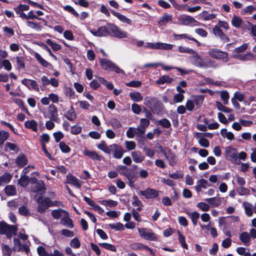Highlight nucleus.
Wrapping results in <instances>:
<instances>
[{"instance_id":"f257e3e1","label":"nucleus","mask_w":256,"mask_h":256,"mask_svg":"<svg viewBox=\"0 0 256 256\" xmlns=\"http://www.w3.org/2000/svg\"><path fill=\"white\" fill-rule=\"evenodd\" d=\"M191 63L194 66L200 68H216L217 65L216 62L210 58H202L196 51L190 56Z\"/></svg>"},{"instance_id":"f03ea898","label":"nucleus","mask_w":256,"mask_h":256,"mask_svg":"<svg viewBox=\"0 0 256 256\" xmlns=\"http://www.w3.org/2000/svg\"><path fill=\"white\" fill-rule=\"evenodd\" d=\"M100 62L102 68L107 70L114 71L118 74H124V71L118 66L106 58H100Z\"/></svg>"},{"instance_id":"7ed1b4c3","label":"nucleus","mask_w":256,"mask_h":256,"mask_svg":"<svg viewBox=\"0 0 256 256\" xmlns=\"http://www.w3.org/2000/svg\"><path fill=\"white\" fill-rule=\"evenodd\" d=\"M38 211L41 213L44 212L48 207L53 206H57V204H58V206H60V202H52L49 198L40 197L38 200Z\"/></svg>"},{"instance_id":"20e7f679","label":"nucleus","mask_w":256,"mask_h":256,"mask_svg":"<svg viewBox=\"0 0 256 256\" xmlns=\"http://www.w3.org/2000/svg\"><path fill=\"white\" fill-rule=\"evenodd\" d=\"M208 54L212 58L219 60L224 62H226L228 60V53L218 48H210Z\"/></svg>"},{"instance_id":"39448f33","label":"nucleus","mask_w":256,"mask_h":256,"mask_svg":"<svg viewBox=\"0 0 256 256\" xmlns=\"http://www.w3.org/2000/svg\"><path fill=\"white\" fill-rule=\"evenodd\" d=\"M177 18L178 22L184 26H196L200 25L196 20L190 16L180 14L178 16Z\"/></svg>"},{"instance_id":"423d86ee","label":"nucleus","mask_w":256,"mask_h":256,"mask_svg":"<svg viewBox=\"0 0 256 256\" xmlns=\"http://www.w3.org/2000/svg\"><path fill=\"white\" fill-rule=\"evenodd\" d=\"M138 232L140 236L144 239L150 241H156L158 240V236L156 234L152 232L150 229L146 228H138Z\"/></svg>"},{"instance_id":"0eeeda50","label":"nucleus","mask_w":256,"mask_h":256,"mask_svg":"<svg viewBox=\"0 0 256 256\" xmlns=\"http://www.w3.org/2000/svg\"><path fill=\"white\" fill-rule=\"evenodd\" d=\"M109 30L110 31V36L115 38H126L128 36L127 32L113 24H110Z\"/></svg>"},{"instance_id":"6e6552de","label":"nucleus","mask_w":256,"mask_h":256,"mask_svg":"<svg viewBox=\"0 0 256 256\" xmlns=\"http://www.w3.org/2000/svg\"><path fill=\"white\" fill-rule=\"evenodd\" d=\"M110 26V24H107L104 26H102L98 30L95 28L93 29H88L90 32L94 36H106L108 35H110L109 28Z\"/></svg>"},{"instance_id":"1a4fd4ad","label":"nucleus","mask_w":256,"mask_h":256,"mask_svg":"<svg viewBox=\"0 0 256 256\" xmlns=\"http://www.w3.org/2000/svg\"><path fill=\"white\" fill-rule=\"evenodd\" d=\"M16 228L14 226H10L4 222H0V234H5L10 238L16 234Z\"/></svg>"},{"instance_id":"9d476101","label":"nucleus","mask_w":256,"mask_h":256,"mask_svg":"<svg viewBox=\"0 0 256 256\" xmlns=\"http://www.w3.org/2000/svg\"><path fill=\"white\" fill-rule=\"evenodd\" d=\"M225 152L226 158L234 164H239L240 162L238 160V151L231 146L226 148Z\"/></svg>"},{"instance_id":"9b49d317","label":"nucleus","mask_w":256,"mask_h":256,"mask_svg":"<svg viewBox=\"0 0 256 256\" xmlns=\"http://www.w3.org/2000/svg\"><path fill=\"white\" fill-rule=\"evenodd\" d=\"M45 118H48L52 120L57 122L58 120V110L54 106H50L48 107V114L44 115Z\"/></svg>"},{"instance_id":"f8f14e48","label":"nucleus","mask_w":256,"mask_h":256,"mask_svg":"<svg viewBox=\"0 0 256 256\" xmlns=\"http://www.w3.org/2000/svg\"><path fill=\"white\" fill-rule=\"evenodd\" d=\"M140 194L147 199L154 198L158 196V190L150 188H148L144 190H140Z\"/></svg>"},{"instance_id":"ddd939ff","label":"nucleus","mask_w":256,"mask_h":256,"mask_svg":"<svg viewBox=\"0 0 256 256\" xmlns=\"http://www.w3.org/2000/svg\"><path fill=\"white\" fill-rule=\"evenodd\" d=\"M212 32L216 36L220 38L222 40L226 42H229V38L222 32V30L218 26H215Z\"/></svg>"},{"instance_id":"4468645a","label":"nucleus","mask_w":256,"mask_h":256,"mask_svg":"<svg viewBox=\"0 0 256 256\" xmlns=\"http://www.w3.org/2000/svg\"><path fill=\"white\" fill-rule=\"evenodd\" d=\"M66 183L74 185L77 188H80L82 186L80 180L71 174L66 176Z\"/></svg>"},{"instance_id":"2eb2a0df","label":"nucleus","mask_w":256,"mask_h":256,"mask_svg":"<svg viewBox=\"0 0 256 256\" xmlns=\"http://www.w3.org/2000/svg\"><path fill=\"white\" fill-rule=\"evenodd\" d=\"M82 153L84 156L88 157L92 160H100L102 158V157L99 156L96 152L90 151L86 148L83 150Z\"/></svg>"},{"instance_id":"dca6fc26","label":"nucleus","mask_w":256,"mask_h":256,"mask_svg":"<svg viewBox=\"0 0 256 256\" xmlns=\"http://www.w3.org/2000/svg\"><path fill=\"white\" fill-rule=\"evenodd\" d=\"M234 57L242 61L252 60L255 59V56L252 52H247L242 54L234 55Z\"/></svg>"},{"instance_id":"f3484780","label":"nucleus","mask_w":256,"mask_h":256,"mask_svg":"<svg viewBox=\"0 0 256 256\" xmlns=\"http://www.w3.org/2000/svg\"><path fill=\"white\" fill-rule=\"evenodd\" d=\"M32 190L34 192L42 194L46 191L45 184L42 181H39L32 186Z\"/></svg>"},{"instance_id":"a211bd4d","label":"nucleus","mask_w":256,"mask_h":256,"mask_svg":"<svg viewBox=\"0 0 256 256\" xmlns=\"http://www.w3.org/2000/svg\"><path fill=\"white\" fill-rule=\"evenodd\" d=\"M15 162L18 166L22 168L27 164L28 159L24 154L21 153L16 158Z\"/></svg>"},{"instance_id":"6ab92c4d","label":"nucleus","mask_w":256,"mask_h":256,"mask_svg":"<svg viewBox=\"0 0 256 256\" xmlns=\"http://www.w3.org/2000/svg\"><path fill=\"white\" fill-rule=\"evenodd\" d=\"M60 223L64 226L68 228H72L74 227L72 220L69 218L68 213L67 212H65V214H64L62 218L60 220Z\"/></svg>"},{"instance_id":"aec40b11","label":"nucleus","mask_w":256,"mask_h":256,"mask_svg":"<svg viewBox=\"0 0 256 256\" xmlns=\"http://www.w3.org/2000/svg\"><path fill=\"white\" fill-rule=\"evenodd\" d=\"M34 56L38 63L42 66L44 68H50V66H52V64L42 58L38 52H34Z\"/></svg>"},{"instance_id":"412c9836","label":"nucleus","mask_w":256,"mask_h":256,"mask_svg":"<svg viewBox=\"0 0 256 256\" xmlns=\"http://www.w3.org/2000/svg\"><path fill=\"white\" fill-rule=\"evenodd\" d=\"M22 83L30 90H35L38 87L36 82L32 80L24 78L22 80Z\"/></svg>"},{"instance_id":"4be33fe9","label":"nucleus","mask_w":256,"mask_h":256,"mask_svg":"<svg viewBox=\"0 0 256 256\" xmlns=\"http://www.w3.org/2000/svg\"><path fill=\"white\" fill-rule=\"evenodd\" d=\"M112 13L113 15L116 17L121 22L128 25L132 24V20L125 16L114 11L112 12Z\"/></svg>"},{"instance_id":"5701e85b","label":"nucleus","mask_w":256,"mask_h":256,"mask_svg":"<svg viewBox=\"0 0 256 256\" xmlns=\"http://www.w3.org/2000/svg\"><path fill=\"white\" fill-rule=\"evenodd\" d=\"M246 214L248 217H251L252 216L254 212V206L252 204L248 202H244L242 204Z\"/></svg>"},{"instance_id":"b1692460","label":"nucleus","mask_w":256,"mask_h":256,"mask_svg":"<svg viewBox=\"0 0 256 256\" xmlns=\"http://www.w3.org/2000/svg\"><path fill=\"white\" fill-rule=\"evenodd\" d=\"M232 26L236 28H240L244 24V21L241 18L234 14L231 20Z\"/></svg>"},{"instance_id":"393cba45","label":"nucleus","mask_w":256,"mask_h":256,"mask_svg":"<svg viewBox=\"0 0 256 256\" xmlns=\"http://www.w3.org/2000/svg\"><path fill=\"white\" fill-rule=\"evenodd\" d=\"M209 186L210 185L208 184V181L205 179L202 178L197 182L196 185L195 186L194 188L197 192H200L201 191L202 188H206Z\"/></svg>"},{"instance_id":"a878e982","label":"nucleus","mask_w":256,"mask_h":256,"mask_svg":"<svg viewBox=\"0 0 256 256\" xmlns=\"http://www.w3.org/2000/svg\"><path fill=\"white\" fill-rule=\"evenodd\" d=\"M114 157L116 158H121L124 152V150L120 146H119L116 144V148H114L112 150Z\"/></svg>"},{"instance_id":"bb28decb","label":"nucleus","mask_w":256,"mask_h":256,"mask_svg":"<svg viewBox=\"0 0 256 256\" xmlns=\"http://www.w3.org/2000/svg\"><path fill=\"white\" fill-rule=\"evenodd\" d=\"M172 20V15L165 14L160 18L158 22L160 26H166L168 22H171Z\"/></svg>"},{"instance_id":"cd10ccee","label":"nucleus","mask_w":256,"mask_h":256,"mask_svg":"<svg viewBox=\"0 0 256 256\" xmlns=\"http://www.w3.org/2000/svg\"><path fill=\"white\" fill-rule=\"evenodd\" d=\"M132 156L133 160L136 163H139L142 162L144 157L139 151H134L132 153Z\"/></svg>"},{"instance_id":"c85d7f7f","label":"nucleus","mask_w":256,"mask_h":256,"mask_svg":"<svg viewBox=\"0 0 256 256\" xmlns=\"http://www.w3.org/2000/svg\"><path fill=\"white\" fill-rule=\"evenodd\" d=\"M206 201L208 204H210L213 207H217L219 206L221 203L222 200L220 198L213 197L211 198H206Z\"/></svg>"},{"instance_id":"c756f323","label":"nucleus","mask_w":256,"mask_h":256,"mask_svg":"<svg viewBox=\"0 0 256 256\" xmlns=\"http://www.w3.org/2000/svg\"><path fill=\"white\" fill-rule=\"evenodd\" d=\"M65 116L69 120H74L76 118L74 109L70 107L69 109L66 110L65 112Z\"/></svg>"},{"instance_id":"7c9ffc66","label":"nucleus","mask_w":256,"mask_h":256,"mask_svg":"<svg viewBox=\"0 0 256 256\" xmlns=\"http://www.w3.org/2000/svg\"><path fill=\"white\" fill-rule=\"evenodd\" d=\"M240 239L245 246H248L250 244L249 242L250 240V236L248 232H243L240 234Z\"/></svg>"},{"instance_id":"2f4dec72","label":"nucleus","mask_w":256,"mask_h":256,"mask_svg":"<svg viewBox=\"0 0 256 256\" xmlns=\"http://www.w3.org/2000/svg\"><path fill=\"white\" fill-rule=\"evenodd\" d=\"M220 134L224 138H226L230 140L234 139V134L231 132H228L226 128L222 129Z\"/></svg>"},{"instance_id":"473e14b6","label":"nucleus","mask_w":256,"mask_h":256,"mask_svg":"<svg viewBox=\"0 0 256 256\" xmlns=\"http://www.w3.org/2000/svg\"><path fill=\"white\" fill-rule=\"evenodd\" d=\"M24 126L26 128L32 129L34 132H36L38 130L37 122L34 120L26 121Z\"/></svg>"},{"instance_id":"72a5a7b5","label":"nucleus","mask_w":256,"mask_h":256,"mask_svg":"<svg viewBox=\"0 0 256 256\" xmlns=\"http://www.w3.org/2000/svg\"><path fill=\"white\" fill-rule=\"evenodd\" d=\"M99 202L104 206L109 208L115 207L118 204V202L116 201L112 200H100Z\"/></svg>"},{"instance_id":"f704fd0d","label":"nucleus","mask_w":256,"mask_h":256,"mask_svg":"<svg viewBox=\"0 0 256 256\" xmlns=\"http://www.w3.org/2000/svg\"><path fill=\"white\" fill-rule=\"evenodd\" d=\"M12 176L8 172H5L0 176V184H7L10 182Z\"/></svg>"},{"instance_id":"c9c22d12","label":"nucleus","mask_w":256,"mask_h":256,"mask_svg":"<svg viewBox=\"0 0 256 256\" xmlns=\"http://www.w3.org/2000/svg\"><path fill=\"white\" fill-rule=\"evenodd\" d=\"M6 194L8 196H14L16 194V190L15 187L12 185L7 186L4 188Z\"/></svg>"},{"instance_id":"e433bc0d","label":"nucleus","mask_w":256,"mask_h":256,"mask_svg":"<svg viewBox=\"0 0 256 256\" xmlns=\"http://www.w3.org/2000/svg\"><path fill=\"white\" fill-rule=\"evenodd\" d=\"M66 211L62 209H58L56 210H54L52 212V214L54 218L56 219H58L61 217H63L64 214H65V212H66Z\"/></svg>"},{"instance_id":"4c0bfd02","label":"nucleus","mask_w":256,"mask_h":256,"mask_svg":"<svg viewBox=\"0 0 256 256\" xmlns=\"http://www.w3.org/2000/svg\"><path fill=\"white\" fill-rule=\"evenodd\" d=\"M130 96L131 100L134 102H140L142 100V96L138 92H130Z\"/></svg>"},{"instance_id":"58836bf2","label":"nucleus","mask_w":256,"mask_h":256,"mask_svg":"<svg viewBox=\"0 0 256 256\" xmlns=\"http://www.w3.org/2000/svg\"><path fill=\"white\" fill-rule=\"evenodd\" d=\"M146 246L140 242H134L130 244V247L133 250H145Z\"/></svg>"},{"instance_id":"ea45409f","label":"nucleus","mask_w":256,"mask_h":256,"mask_svg":"<svg viewBox=\"0 0 256 256\" xmlns=\"http://www.w3.org/2000/svg\"><path fill=\"white\" fill-rule=\"evenodd\" d=\"M236 192L240 196H248L250 194L249 189L244 188V186H239L236 188Z\"/></svg>"},{"instance_id":"a19ab883","label":"nucleus","mask_w":256,"mask_h":256,"mask_svg":"<svg viewBox=\"0 0 256 256\" xmlns=\"http://www.w3.org/2000/svg\"><path fill=\"white\" fill-rule=\"evenodd\" d=\"M172 80H173L168 76H162L156 82L158 84H161L166 82L171 83Z\"/></svg>"},{"instance_id":"79ce46f5","label":"nucleus","mask_w":256,"mask_h":256,"mask_svg":"<svg viewBox=\"0 0 256 256\" xmlns=\"http://www.w3.org/2000/svg\"><path fill=\"white\" fill-rule=\"evenodd\" d=\"M110 228L115 230H124V226L120 222H116V224H108Z\"/></svg>"},{"instance_id":"37998d69","label":"nucleus","mask_w":256,"mask_h":256,"mask_svg":"<svg viewBox=\"0 0 256 256\" xmlns=\"http://www.w3.org/2000/svg\"><path fill=\"white\" fill-rule=\"evenodd\" d=\"M178 242L182 246L186 249H188V246L185 241L184 236L178 230Z\"/></svg>"},{"instance_id":"c03bdc74","label":"nucleus","mask_w":256,"mask_h":256,"mask_svg":"<svg viewBox=\"0 0 256 256\" xmlns=\"http://www.w3.org/2000/svg\"><path fill=\"white\" fill-rule=\"evenodd\" d=\"M166 158L169 162V164L170 166H174L176 164L178 161V158L174 154H170L168 156H166Z\"/></svg>"},{"instance_id":"a18cd8bd","label":"nucleus","mask_w":256,"mask_h":256,"mask_svg":"<svg viewBox=\"0 0 256 256\" xmlns=\"http://www.w3.org/2000/svg\"><path fill=\"white\" fill-rule=\"evenodd\" d=\"M204 100V97L202 96H196L194 98L193 102H194V105L196 106L197 108H199L202 104Z\"/></svg>"},{"instance_id":"49530a36","label":"nucleus","mask_w":256,"mask_h":256,"mask_svg":"<svg viewBox=\"0 0 256 256\" xmlns=\"http://www.w3.org/2000/svg\"><path fill=\"white\" fill-rule=\"evenodd\" d=\"M9 134L5 130H0V145H2L8 138Z\"/></svg>"},{"instance_id":"de8ad7c7","label":"nucleus","mask_w":256,"mask_h":256,"mask_svg":"<svg viewBox=\"0 0 256 256\" xmlns=\"http://www.w3.org/2000/svg\"><path fill=\"white\" fill-rule=\"evenodd\" d=\"M2 254L4 256H10L12 252V249L6 244H2Z\"/></svg>"},{"instance_id":"09e8293b","label":"nucleus","mask_w":256,"mask_h":256,"mask_svg":"<svg viewBox=\"0 0 256 256\" xmlns=\"http://www.w3.org/2000/svg\"><path fill=\"white\" fill-rule=\"evenodd\" d=\"M29 182V178L26 175L21 176L18 180V184L22 186H26Z\"/></svg>"},{"instance_id":"8fccbe9b","label":"nucleus","mask_w":256,"mask_h":256,"mask_svg":"<svg viewBox=\"0 0 256 256\" xmlns=\"http://www.w3.org/2000/svg\"><path fill=\"white\" fill-rule=\"evenodd\" d=\"M82 130V127L78 124L72 126L70 128V133L74 135H77L80 133Z\"/></svg>"},{"instance_id":"3c124183","label":"nucleus","mask_w":256,"mask_h":256,"mask_svg":"<svg viewBox=\"0 0 256 256\" xmlns=\"http://www.w3.org/2000/svg\"><path fill=\"white\" fill-rule=\"evenodd\" d=\"M26 25L28 27L35 29L38 31L41 30V26L39 23L28 21L26 22Z\"/></svg>"},{"instance_id":"603ef678","label":"nucleus","mask_w":256,"mask_h":256,"mask_svg":"<svg viewBox=\"0 0 256 256\" xmlns=\"http://www.w3.org/2000/svg\"><path fill=\"white\" fill-rule=\"evenodd\" d=\"M110 123L114 128H118L122 126L120 122L116 118H112L110 120Z\"/></svg>"},{"instance_id":"864d4df0","label":"nucleus","mask_w":256,"mask_h":256,"mask_svg":"<svg viewBox=\"0 0 256 256\" xmlns=\"http://www.w3.org/2000/svg\"><path fill=\"white\" fill-rule=\"evenodd\" d=\"M14 250L15 251H20L22 250L23 246L20 244L18 238H14Z\"/></svg>"},{"instance_id":"5fc2aeb1","label":"nucleus","mask_w":256,"mask_h":256,"mask_svg":"<svg viewBox=\"0 0 256 256\" xmlns=\"http://www.w3.org/2000/svg\"><path fill=\"white\" fill-rule=\"evenodd\" d=\"M59 147L61 151L64 153H68L70 151V148L63 142H60Z\"/></svg>"},{"instance_id":"6e6d98bb","label":"nucleus","mask_w":256,"mask_h":256,"mask_svg":"<svg viewBox=\"0 0 256 256\" xmlns=\"http://www.w3.org/2000/svg\"><path fill=\"white\" fill-rule=\"evenodd\" d=\"M64 9L65 10L70 12L76 17H78L79 16V14L78 13V12L72 6L69 5H66L64 6Z\"/></svg>"},{"instance_id":"4d7b16f0","label":"nucleus","mask_w":256,"mask_h":256,"mask_svg":"<svg viewBox=\"0 0 256 256\" xmlns=\"http://www.w3.org/2000/svg\"><path fill=\"white\" fill-rule=\"evenodd\" d=\"M186 213L190 217L191 220H198L200 218V214L197 212L186 211Z\"/></svg>"},{"instance_id":"13d9d810","label":"nucleus","mask_w":256,"mask_h":256,"mask_svg":"<svg viewBox=\"0 0 256 256\" xmlns=\"http://www.w3.org/2000/svg\"><path fill=\"white\" fill-rule=\"evenodd\" d=\"M220 98L224 102V104H228L229 99V94L226 91H222L220 92Z\"/></svg>"},{"instance_id":"bf43d9fd","label":"nucleus","mask_w":256,"mask_h":256,"mask_svg":"<svg viewBox=\"0 0 256 256\" xmlns=\"http://www.w3.org/2000/svg\"><path fill=\"white\" fill-rule=\"evenodd\" d=\"M5 148H9L10 150L18 152V146L10 142H6L5 144Z\"/></svg>"},{"instance_id":"052dcab7","label":"nucleus","mask_w":256,"mask_h":256,"mask_svg":"<svg viewBox=\"0 0 256 256\" xmlns=\"http://www.w3.org/2000/svg\"><path fill=\"white\" fill-rule=\"evenodd\" d=\"M134 200L132 202V206H138V208H137V210L138 211H140L141 210L142 208H141V206H142V202H141L139 200V199L136 196H134L133 198H132Z\"/></svg>"},{"instance_id":"680f3d73","label":"nucleus","mask_w":256,"mask_h":256,"mask_svg":"<svg viewBox=\"0 0 256 256\" xmlns=\"http://www.w3.org/2000/svg\"><path fill=\"white\" fill-rule=\"evenodd\" d=\"M53 136L56 142H60L64 138V134L60 131L55 132L53 134Z\"/></svg>"},{"instance_id":"e2e57ef3","label":"nucleus","mask_w":256,"mask_h":256,"mask_svg":"<svg viewBox=\"0 0 256 256\" xmlns=\"http://www.w3.org/2000/svg\"><path fill=\"white\" fill-rule=\"evenodd\" d=\"M158 124L165 128H169L171 126V124L169 120L166 118H162L158 122Z\"/></svg>"},{"instance_id":"0e129e2a","label":"nucleus","mask_w":256,"mask_h":256,"mask_svg":"<svg viewBox=\"0 0 256 256\" xmlns=\"http://www.w3.org/2000/svg\"><path fill=\"white\" fill-rule=\"evenodd\" d=\"M70 246L74 248H78L80 247V242L78 238H74L70 241Z\"/></svg>"},{"instance_id":"69168bd1","label":"nucleus","mask_w":256,"mask_h":256,"mask_svg":"<svg viewBox=\"0 0 256 256\" xmlns=\"http://www.w3.org/2000/svg\"><path fill=\"white\" fill-rule=\"evenodd\" d=\"M202 14H203L204 19L205 20H213V19L215 18L216 16V14H212V13L208 14L206 12H202Z\"/></svg>"},{"instance_id":"338daca9","label":"nucleus","mask_w":256,"mask_h":256,"mask_svg":"<svg viewBox=\"0 0 256 256\" xmlns=\"http://www.w3.org/2000/svg\"><path fill=\"white\" fill-rule=\"evenodd\" d=\"M16 63L18 68L20 69L24 68L25 66L24 58L22 57L20 58L17 56L16 58Z\"/></svg>"},{"instance_id":"774afa93","label":"nucleus","mask_w":256,"mask_h":256,"mask_svg":"<svg viewBox=\"0 0 256 256\" xmlns=\"http://www.w3.org/2000/svg\"><path fill=\"white\" fill-rule=\"evenodd\" d=\"M136 133V128L132 127H130L126 131V134L128 138H134Z\"/></svg>"}]
</instances>
